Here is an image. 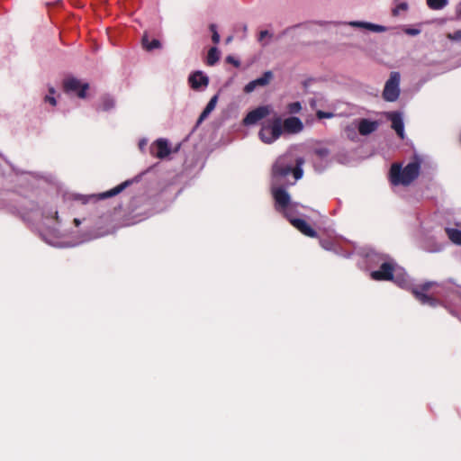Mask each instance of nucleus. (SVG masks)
Returning <instances> with one entry per match:
<instances>
[{
	"instance_id": "obj_3",
	"label": "nucleus",
	"mask_w": 461,
	"mask_h": 461,
	"mask_svg": "<svg viewBox=\"0 0 461 461\" xmlns=\"http://www.w3.org/2000/svg\"><path fill=\"white\" fill-rule=\"evenodd\" d=\"M303 163V159L298 158L296 159V167H293L282 159H278L273 166V176L275 177H285L292 173L294 179L298 180L303 176V169L301 168Z\"/></svg>"
},
{
	"instance_id": "obj_44",
	"label": "nucleus",
	"mask_w": 461,
	"mask_h": 461,
	"mask_svg": "<svg viewBox=\"0 0 461 461\" xmlns=\"http://www.w3.org/2000/svg\"><path fill=\"white\" fill-rule=\"evenodd\" d=\"M59 216H58V212H55V219L58 220Z\"/></svg>"
},
{
	"instance_id": "obj_15",
	"label": "nucleus",
	"mask_w": 461,
	"mask_h": 461,
	"mask_svg": "<svg viewBox=\"0 0 461 461\" xmlns=\"http://www.w3.org/2000/svg\"><path fill=\"white\" fill-rule=\"evenodd\" d=\"M273 78L271 71H266L260 77L249 82L246 86H263L270 83Z\"/></svg>"
},
{
	"instance_id": "obj_33",
	"label": "nucleus",
	"mask_w": 461,
	"mask_h": 461,
	"mask_svg": "<svg viewBox=\"0 0 461 461\" xmlns=\"http://www.w3.org/2000/svg\"><path fill=\"white\" fill-rule=\"evenodd\" d=\"M321 83V80L319 78H308L306 80H304L303 82V86H309L310 85H312V84H320Z\"/></svg>"
},
{
	"instance_id": "obj_26",
	"label": "nucleus",
	"mask_w": 461,
	"mask_h": 461,
	"mask_svg": "<svg viewBox=\"0 0 461 461\" xmlns=\"http://www.w3.org/2000/svg\"><path fill=\"white\" fill-rule=\"evenodd\" d=\"M209 29L212 32V41L214 44H218L220 42V34L217 32V26L212 23L210 24Z\"/></svg>"
},
{
	"instance_id": "obj_29",
	"label": "nucleus",
	"mask_w": 461,
	"mask_h": 461,
	"mask_svg": "<svg viewBox=\"0 0 461 461\" xmlns=\"http://www.w3.org/2000/svg\"><path fill=\"white\" fill-rule=\"evenodd\" d=\"M351 25L366 28V29L373 32L375 23H364V22H353V23H351Z\"/></svg>"
},
{
	"instance_id": "obj_11",
	"label": "nucleus",
	"mask_w": 461,
	"mask_h": 461,
	"mask_svg": "<svg viewBox=\"0 0 461 461\" xmlns=\"http://www.w3.org/2000/svg\"><path fill=\"white\" fill-rule=\"evenodd\" d=\"M386 118L391 121L392 128L396 131L397 135L402 140L404 139V125L402 113L399 112H390L386 113Z\"/></svg>"
},
{
	"instance_id": "obj_34",
	"label": "nucleus",
	"mask_w": 461,
	"mask_h": 461,
	"mask_svg": "<svg viewBox=\"0 0 461 461\" xmlns=\"http://www.w3.org/2000/svg\"><path fill=\"white\" fill-rule=\"evenodd\" d=\"M112 107H113V100L106 99V100H104L103 102V110L104 111H108Z\"/></svg>"
},
{
	"instance_id": "obj_38",
	"label": "nucleus",
	"mask_w": 461,
	"mask_h": 461,
	"mask_svg": "<svg viewBox=\"0 0 461 461\" xmlns=\"http://www.w3.org/2000/svg\"><path fill=\"white\" fill-rule=\"evenodd\" d=\"M321 245L325 249H330V243L328 240H321Z\"/></svg>"
},
{
	"instance_id": "obj_28",
	"label": "nucleus",
	"mask_w": 461,
	"mask_h": 461,
	"mask_svg": "<svg viewBox=\"0 0 461 461\" xmlns=\"http://www.w3.org/2000/svg\"><path fill=\"white\" fill-rule=\"evenodd\" d=\"M408 9L407 3H401L397 5L392 11L393 16H398L401 11H406Z\"/></svg>"
},
{
	"instance_id": "obj_19",
	"label": "nucleus",
	"mask_w": 461,
	"mask_h": 461,
	"mask_svg": "<svg viewBox=\"0 0 461 461\" xmlns=\"http://www.w3.org/2000/svg\"><path fill=\"white\" fill-rule=\"evenodd\" d=\"M220 59V51L216 47H212L207 54L206 63L209 66L215 65Z\"/></svg>"
},
{
	"instance_id": "obj_4",
	"label": "nucleus",
	"mask_w": 461,
	"mask_h": 461,
	"mask_svg": "<svg viewBox=\"0 0 461 461\" xmlns=\"http://www.w3.org/2000/svg\"><path fill=\"white\" fill-rule=\"evenodd\" d=\"M436 285L437 284L432 281L425 282L413 287L411 289V294L421 304H428L431 307H435L438 304V300L427 294V292Z\"/></svg>"
},
{
	"instance_id": "obj_30",
	"label": "nucleus",
	"mask_w": 461,
	"mask_h": 461,
	"mask_svg": "<svg viewBox=\"0 0 461 461\" xmlns=\"http://www.w3.org/2000/svg\"><path fill=\"white\" fill-rule=\"evenodd\" d=\"M314 154L321 158H326L330 154V150L327 148H317L314 149Z\"/></svg>"
},
{
	"instance_id": "obj_35",
	"label": "nucleus",
	"mask_w": 461,
	"mask_h": 461,
	"mask_svg": "<svg viewBox=\"0 0 461 461\" xmlns=\"http://www.w3.org/2000/svg\"><path fill=\"white\" fill-rule=\"evenodd\" d=\"M449 38L456 41H461V30L456 31Z\"/></svg>"
},
{
	"instance_id": "obj_41",
	"label": "nucleus",
	"mask_w": 461,
	"mask_h": 461,
	"mask_svg": "<svg viewBox=\"0 0 461 461\" xmlns=\"http://www.w3.org/2000/svg\"><path fill=\"white\" fill-rule=\"evenodd\" d=\"M246 93L252 92L255 88L249 87V88H244Z\"/></svg>"
},
{
	"instance_id": "obj_17",
	"label": "nucleus",
	"mask_w": 461,
	"mask_h": 461,
	"mask_svg": "<svg viewBox=\"0 0 461 461\" xmlns=\"http://www.w3.org/2000/svg\"><path fill=\"white\" fill-rule=\"evenodd\" d=\"M142 47L148 51L153 50L155 49H159L161 47V43L158 40L149 41L148 35L145 33L141 40Z\"/></svg>"
},
{
	"instance_id": "obj_27",
	"label": "nucleus",
	"mask_w": 461,
	"mask_h": 461,
	"mask_svg": "<svg viewBox=\"0 0 461 461\" xmlns=\"http://www.w3.org/2000/svg\"><path fill=\"white\" fill-rule=\"evenodd\" d=\"M302 109L300 102H294L287 105V110L290 113H298Z\"/></svg>"
},
{
	"instance_id": "obj_8",
	"label": "nucleus",
	"mask_w": 461,
	"mask_h": 461,
	"mask_svg": "<svg viewBox=\"0 0 461 461\" xmlns=\"http://www.w3.org/2000/svg\"><path fill=\"white\" fill-rule=\"evenodd\" d=\"M170 153V147L165 139H158L150 146V154L160 159L167 158Z\"/></svg>"
},
{
	"instance_id": "obj_5",
	"label": "nucleus",
	"mask_w": 461,
	"mask_h": 461,
	"mask_svg": "<svg viewBox=\"0 0 461 461\" xmlns=\"http://www.w3.org/2000/svg\"><path fill=\"white\" fill-rule=\"evenodd\" d=\"M131 181L127 180V181L118 185L117 186L112 188L109 191H106V192H104V193H100L98 194H93V195H90V196L79 195L78 194V195H77L75 197V199L80 201L83 204L87 203L91 199H94L95 201L107 199V198H110V197H113V196H115V195L119 194L127 186H129L131 185Z\"/></svg>"
},
{
	"instance_id": "obj_13",
	"label": "nucleus",
	"mask_w": 461,
	"mask_h": 461,
	"mask_svg": "<svg viewBox=\"0 0 461 461\" xmlns=\"http://www.w3.org/2000/svg\"><path fill=\"white\" fill-rule=\"evenodd\" d=\"M188 82L190 86H207L209 78L202 71H195L189 76Z\"/></svg>"
},
{
	"instance_id": "obj_10",
	"label": "nucleus",
	"mask_w": 461,
	"mask_h": 461,
	"mask_svg": "<svg viewBox=\"0 0 461 461\" xmlns=\"http://www.w3.org/2000/svg\"><path fill=\"white\" fill-rule=\"evenodd\" d=\"M303 124L298 117H289L282 122V132L294 134L302 131Z\"/></svg>"
},
{
	"instance_id": "obj_40",
	"label": "nucleus",
	"mask_w": 461,
	"mask_h": 461,
	"mask_svg": "<svg viewBox=\"0 0 461 461\" xmlns=\"http://www.w3.org/2000/svg\"><path fill=\"white\" fill-rule=\"evenodd\" d=\"M268 35V32L267 31H261L260 33H259V41H262L266 36Z\"/></svg>"
},
{
	"instance_id": "obj_16",
	"label": "nucleus",
	"mask_w": 461,
	"mask_h": 461,
	"mask_svg": "<svg viewBox=\"0 0 461 461\" xmlns=\"http://www.w3.org/2000/svg\"><path fill=\"white\" fill-rule=\"evenodd\" d=\"M217 101H218V95H214L211 98L209 103L207 104V105L204 108V110L200 114L199 119H198L199 122L203 121L205 118H207V116L214 110V108L216 106V104H217Z\"/></svg>"
},
{
	"instance_id": "obj_1",
	"label": "nucleus",
	"mask_w": 461,
	"mask_h": 461,
	"mask_svg": "<svg viewBox=\"0 0 461 461\" xmlns=\"http://www.w3.org/2000/svg\"><path fill=\"white\" fill-rule=\"evenodd\" d=\"M420 164L419 161L409 163L405 167H402L399 163H393L389 171V179L393 185H411L420 175Z\"/></svg>"
},
{
	"instance_id": "obj_23",
	"label": "nucleus",
	"mask_w": 461,
	"mask_h": 461,
	"mask_svg": "<svg viewBox=\"0 0 461 461\" xmlns=\"http://www.w3.org/2000/svg\"><path fill=\"white\" fill-rule=\"evenodd\" d=\"M428 6L431 10H440L444 8L448 1L447 0H426Z\"/></svg>"
},
{
	"instance_id": "obj_32",
	"label": "nucleus",
	"mask_w": 461,
	"mask_h": 461,
	"mask_svg": "<svg viewBox=\"0 0 461 461\" xmlns=\"http://www.w3.org/2000/svg\"><path fill=\"white\" fill-rule=\"evenodd\" d=\"M50 95L45 96V102L50 103L51 105H56L57 101H56V98L53 96L54 89L53 88H50Z\"/></svg>"
},
{
	"instance_id": "obj_9",
	"label": "nucleus",
	"mask_w": 461,
	"mask_h": 461,
	"mask_svg": "<svg viewBox=\"0 0 461 461\" xmlns=\"http://www.w3.org/2000/svg\"><path fill=\"white\" fill-rule=\"evenodd\" d=\"M268 114H269V109L267 106H259V107L250 111L246 115V117L243 119V123H244V125L255 124Z\"/></svg>"
},
{
	"instance_id": "obj_20",
	"label": "nucleus",
	"mask_w": 461,
	"mask_h": 461,
	"mask_svg": "<svg viewBox=\"0 0 461 461\" xmlns=\"http://www.w3.org/2000/svg\"><path fill=\"white\" fill-rule=\"evenodd\" d=\"M62 86H67V87H69V86H89V85H88V83L81 82L80 80H78L77 78H76L74 77H67L63 80Z\"/></svg>"
},
{
	"instance_id": "obj_39",
	"label": "nucleus",
	"mask_w": 461,
	"mask_h": 461,
	"mask_svg": "<svg viewBox=\"0 0 461 461\" xmlns=\"http://www.w3.org/2000/svg\"><path fill=\"white\" fill-rule=\"evenodd\" d=\"M406 32L410 35H416L419 33V30L417 29H408Z\"/></svg>"
},
{
	"instance_id": "obj_12",
	"label": "nucleus",
	"mask_w": 461,
	"mask_h": 461,
	"mask_svg": "<svg viewBox=\"0 0 461 461\" xmlns=\"http://www.w3.org/2000/svg\"><path fill=\"white\" fill-rule=\"evenodd\" d=\"M292 225L303 234L310 238L317 237V232L304 220L297 219L292 221Z\"/></svg>"
},
{
	"instance_id": "obj_43",
	"label": "nucleus",
	"mask_w": 461,
	"mask_h": 461,
	"mask_svg": "<svg viewBox=\"0 0 461 461\" xmlns=\"http://www.w3.org/2000/svg\"><path fill=\"white\" fill-rule=\"evenodd\" d=\"M231 40H232V37H231V36L228 37V38H227V40H226L227 43L230 42V41H231Z\"/></svg>"
},
{
	"instance_id": "obj_37",
	"label": "nucleus",
	"mask_w": 461,
	"mask_h": 461,
	"mask_svg": "<svg viewBox=\"0 0 461 461\" xmlns=\"http://www.w3.org/2000/svg\"><path fill=\"white\" fill-rule=\"evenodd\" d=\"M386 31V28L384 26H382V25H378V24H375L374 25V31L375 32H385Z\"/></svg>"
},
{
	"instance_id": "obj_25",
	"label": "nucleus",
	"mask_w": 461,
	"mask_h": 461,
	"mask_svg": "<svg viewBox=\"0 0 461 461\" xmlns=\"http://www.w3.org/2000/svg\"><path fill=\"white\" fill-rule=\"evenodd\" d=\"M278 212H281L285 218H286L290 223L292 224L293 220H297L298 218H294V207L290 204L289 207H286L285 210H281Z\"/></svg>"
},
{
	"instance_id": "obj_18",
	"label": "nucleus",
	"mask_w": 461,
	"mask_h": 461,
	"mask_svg": "<svg viewBox=\"0 0 461 461\" xmlns=\"http://www.w3.org/2000/svg\"><path fill=\"white\" fill-rule=\"evenodd\" d=\"M400 95V88H384L383 97L388 102H393Z\"/></svg>"
},
{
	"instance_id": "obj_2",
	"label": "nucleus",
	"mask_w": 461,
	"mask_h": 461,
	"mask_svg": "<svg viewBox=\"0 0 461 461\" xmlns=\"http://www.w3.org/2000/svg\"><path fill=\"white\" fill-rule=\"evenodd\" d=\"M282 134V119L278 116L275 117L272 121L265 122L259 132L260 140L267 144L273 143Z\"/></svg>"
},
{
	"instance_id": "obj_21",
	"label": "nucleus",
	"mask_w": 461,
	"mask_h": 461,
	"mask_svg": "<svg viewBox=\"0 0 461 461\" xmlns=\"http://www.w3.org/2000/svg\"><path fill=\"white\" fill-rule=\"evenodd\" d=\"M449 240L457 245H461V230L457 229H446Z\"/></svg>"
},
{
	"instance_id": "obj_42",
	"label": "nucleus",
	"mask_w": 461,
	"mask_h": 461,
	"mask_svg": "<svg viewBox=\"0 0 461 461\" xmlns=\"http://www.w3.org/2000/svg\"><path fill=\"white\" fill-rule=\"evenodd\" d=\"M74 223L76 226H79L80 221L78 219H74Z\"/></svg>"
},
{
	"instance_id": "obj_45",
	"label": "nucleus",
	"mask_w": 461,
	"mask_h": 461,
	"mask_svg": "<svg viewBox=\"0 0 461 461\" xmlns=\"http://www.w3.org/2000/svg\"><path fill=\"white\" fill-rule=\"evenodd\" d=\"M458 14L461 16V7H460V9L458 10Z\"/></svg>"
},
{
	"instance_id": "obj_7",
	"label": "nucleus",
	"mask_w": 461,
	"mask_h": 461,
	"mask_svg": "<svg viewBox=\"0 0 461 461\" xmlns=\"http://www.w3.org/2000/svg\"><path fill=\"white\" fill-rule=\"evenodd\" d=\"M272 194L275 200V209L279 212L285 210L291 204V197L286 190L283 187H277L273 189Z\"/></svg>"
},
{
	"instance_id": "obj_14",
	"label": "nucleus",
	"mask_w": 461,
	"mask_h": 461,
	"mask_svg": "<svg viewBox=\"0 0 461 461\" xmlns=\"http://www.w3.org/2000/svg\"><path fill=\"white\" fill-rule=\"evenodd\" d=\"M377 122L369 121L367 119H362L358 124V131L361 135L366 136L377 129Z\"/></svg>"
},
{
	"instance_id": "obj_22",
	"label": "nucleus",
	"mask_w": 461,
	"mask_h": 461,
	"mask_svg": "<svg viewBox=\"0 0 461 461\" xmlns=\"http://www.w3.org/2000/svg\"><path fill=\"white\" fill-rule=\"evenodd\" d=\"M65 92L69 96L77 95L79 98H85L86 96V90L88 88H64Z\"/></svg>"
},
{
	"instance_id": "obj_36",
	"label": "nucleus",
	"mask_w": 461,
	"mask_h": 461,
	"mask_svg": "<svg viewBox=\"0 0 461 461\" xmlns=\"http://www.w3.org/2000/svg\"><path fill=\"white\" fill-rule=\"evenodd\" d=\"M227 62L228 63H231L233 64L235 67H239L240 66V62L238 60H236L233 57L231 56H228L227 59H226Z\"/></svg>"
},
{
	"instance_id": "obj_31",
	"label": "nucleus",
	"mask_w": 461,
	"mask_h": 461,
	"mask_svg": "<svg viewBox=\"0 0 461 461\" xmlns=\"http://www.w3.org/2000/svg\"><path fill=\"white\" fill-rule=\"evenodd\" d=\"M316 116L320 120H321V119H330V118L334 117V113H330V112H324V111L319 110L316 113Z\"/></svg>"
},
{
	"instance_id": "obj_24",
	"label": "nucleus",
	"mask_w": 461,
	"mask_h": 461,
	"mask_svg": "<svg viewBox=\"0 0 461 461\" xmlns=\"http://www.w3.org/2000/svg\"><path fill=\"white\" fill-rule=\"evenodd\" d=\"M400 74L398 72H392L389 79L385 82L384 86H399Z\"/></svg>"
},
{
	"instance_id": "obj_6",
	"label": "nucleus",
	"mask_w": 461,
	"mask_h": 461,
	"mask_svg": "<svg viewBox=\"0 0 461 461\" xmlns=\"http://www.w3.org/2000/svg\"><path fill=\"white\" fill-rule=\"evenodd\" d=\"M394 266L390 262H384L377 270L371 272V277L376 281H393Z\"/></svg>"
}]
</instances>
